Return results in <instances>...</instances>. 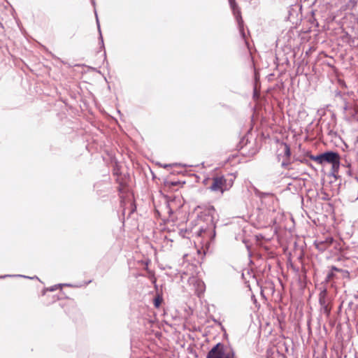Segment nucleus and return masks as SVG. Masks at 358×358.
I'll list each match as a JSON object with an SVG mask.
<instances>
[{
	"label": "nucleus",
	"mask_w": 358,
	"mask_h": 358,
	"mask_svg": "<svg viewBox=\"0 0 358 358\" xmlns=\"http://www.w3.org/2000/svg\"><path fill=\"white\" fill-rule=\"evenodd\" d=\"M215 208L209 206L199 213L196 219L192 222L193 226L190 231L192 234L203 238L206 243L212 241L215 236Z\"/></svg>",
	"instance_id": "obj_1"
},
{
	"label": "nucleus",
	"mask_w": 358,
	"mask_h": 358,
	"mask_svg": "<svg viewBox=\"0 0 358 358\" xmlns=\"http://www.w3.org/2000/svg\"><path fill=\"white\" fill-rule=\"evenodd\" d=\"M232 178H226L224 176L215 177L212 180V183L209 189L212 192L223 194L224 192L229 190L233 185Z\"/></svg>",
	"instance_id": "obj_2"
},
{
	"label": "nucleus",
	"mask_w": 358,
	"mask_h": 358,
	"mask_svg": "<svg viewBox=\"0 0 358 358\" xmlns=\"http://www.w3.org/2000/svg\"><path fill=\"white\" fill-rule=\"evenodd\" d=\"M233 350L223 344L217 343L208 353L207 358H233Z\"/></svg>",
	"instance_id": "obj_3"
},
{
	"label": "nucleus",
	"mask_w": 358,
	"mask_h": 358,
	"mask_svg": "<svg viewBox=\"0 0 358 358\" xmlns=\"http://www.w3.org/2000/svg\"><path fill=\"white\" fill-rule=\"evenodd\" d=\"M329 163L332 165V175L336 178L340 166V155L335 152L329 151L323 153V164Z\"/></svg>",
	"instance_id": "obj_4"
},
{
	"label": "nucleus",
	"mask_w": 358,
	"mask_h": 358,
	"mask_svg": "<svg viewBox=\"0 0 358 358\" xmlns=\"http://www.w3.org/2000/svg\"><path fill=\"white\" fill-rule=\"evenodd\" d=\"M331 298L329 296L327 289H321L319 294L320 311L327 317H329L331 313Z\"/></svg>",
	"instance_id": "obj_5"
},
{
	"label": "nucleus",
	"mask_w": 358,
	"mask_h": 358,
	"mask_svg": "<svg viewBox=\"0 0 358 358\" xmlns=\"http://www.w3.org/2000/svg\"><path fill=\"white\" fill-rule=\"evenodd\" d=\"M278 151H281L278 155V157H280V156H282L283 157L281 166L285 169H287L288 166L290 164L289 158L291 155V150L289 145L286 143H282L280 145Z\"/></svg>",
	"instance_id": "obj_6"
},
{
	"label": "nucleus",
	"mask_w": 358,
	"mask_h": 358,
	"mask_svg": "<svg viewBox=\"0 0 358 358\" xmlns=\"http://www.w3.org/2000/svg\"><path fill=\"white\" fill-rule=\"evenodd\" d=\"M333 241L334 239L332 237H327L324 241H315V245L318 250L323 252L332 244Z\"/></svg>",
	"instance_id": "obj_7"
},
{
	"label": "nucleus",
	"mask_w": 358,
	"mask_h": 358,
	"mask_svg": "<svg viewBox=\"0 0 358 358\" xmlns=\"http://www.w3.org/2000/svg\"><path fill=\"white\" fill-rule=\"evenodd\" d=\"M234 14L236 15V21L238 22V26L240 34H241L242 38L243 39H245V33L244 29H243V21L242 17L241 16V13L239 11H238L237 13H236L234 12Z\"/></svg>",
	"instance_id": "obj_8"
},
{
	"label": "nucleus",
	"mask_w": 358,
	"mask_h": 358,
	"mask_svg": "<svg viewBox=\"0 0 358 358\" xmlns=\"http://www.w3.org/2000/svg\"><path fill=\"white\" fill-rule=\"evenodd\" d=\"M95 15H96V24H97V27H98V30H99V32L100 42L101 43L102 47H103V37H102L101 32L99 21L98 16H97V14H96V11H95Z\"/></svg>",
	"instance_id": "obj_9"
},
{
	"label": "nucleus",
	"mask_w": 358,
	"mask_h": 358,
	"mask_svg": "<svg viewBox=\"0 0 358 358\" xmlns=\"http://www.w3.org/2000/svg\"><path fill=\"white\" fill-rule=\"evenodd\" d=\"M255 194L258 195L260 198H264L269 194L268 193L261 192L257 189H255Z\"/></svg>",
	"instance_id": "obj_10"
},
{
	"label": "nucleus",
	"mask_w": 358,
	"mask_h": 358,
	"mask_svg": "<svg viewBox=\"0 0 358 358\" xmlns=\"http://www.w3.org/2000/svg\"><path fill=\"white\" fill-rule=\"evenodd\" d=\"M318 164H323V153L317 155V161Z\"/></svg>",
	"instance_id": "obj_11"
},
{
	"label": "nucleus",
	"mask_w": 358,
	"mask_h": 358,
	"mask_svg": "<svg viewBox=\"0 0 358 358\" xmlns=\"http://www.w3.org/2000/svg\"><path fill=\"white\" fill-rule=\"evenodd\" d=\"M162 301V299L159 297H157L155 299V305L156 307H159L160 303Z\"/></svg>",
	"instance_id": "obj_12"
},
{
	"label": "nucleus",
	"mask_w": 358,
	"mask_h": 358,
	"mask_svg": "<svg viewBox=\"0 0 358 358\" xmlns=\"http://www.w3.org/2000/svg\"><path fill=\"white\" fill-rule=\"evenodd\" d=\"M61 286V285H55L48 289L49 291L52 292L55 291L56 289H57L58 287Z\"/></svg>",
	"instance_id": "obj_13"
},
{
	"label": "nucleus",
	"mask_w": 358,
	"mask_h": 358,
	"mask_svg": "<svg viewBox=\"0 0 358 358\" xmlns=\"http://www.w3.org/2000/svg\"><path fill=\"white\" fill-rule=\"evenodd\" d=\"M357 110L355 108H353L352 112L351 113L352 116L355 117V115L357 114Z\"/></svg>",
	"instance_id": "obj_14"
},
{
	"label": "nucleus",
	"mask_w": 358,
	"mask_h": 358,
	"mask_svg": "<svg viewBox=\"0 0 358 358\" xmlns=\"http://www.w3.org/2000/svg\"><path fill=\"white\" fill-rule=\"evenodd\" d=\"M310 158L312 160L315 161V162H316V161H317V155H316V156L311 155V156L310 157Z\"/></svg>",
	"instance_id": "obj_15"
},
{
	"label": "nucleus",
	"mask_w": 358,
	"mask_h": 358,
	"mask_svg": "<svg viewBox=\"0 0 358 358\" xmlns=\"http://www.w3.org/2000/svg\"><path fill=\"white\" fill-rule=\"evenodd\" d=\"M332 270H334V271H338V269L336 267H335V266H332Z\"/></svg>",
	"instance_id": "obj_16"
},
{
	"label": "nucleus",
	"mask_w": 358,
	"mask_h": 358,
	"mask_svg": "<svg viewBox=\"0 0 358 358\" xmlns=\"http://www.w3.org/2000/svg\"><path fill=\"white\" fill-rule=\"evenodd\" d=\"M7 276H8V275L0 276V278H6V277H7Z\"/></svg>",
	"instance_id": "obj_17"
},
{
	"label": "nucleus",
	"mask_w": 358,
	"mask_h": 358,
	"mask_svg": "<svg viewBox=\"0 0 358 358\" xmlns=\"http://www.w3.org/2000/svg\"><path fill=\"white\" fill-rule=\"evenodd\" d=\"M344 109H345V110H348V106H346L344 108Z\"/></svg>",
	"instance_id": "obj_18"
},
{
	"label": "nucleus",
	"mask_w": 358,
	"mask_h": 358,
	"mask_svg": "<svg viewBox=\"0 0 358 358\" xmlns=\"http://www.w3.org/2000/svg\"><path fill=\"white\" fill-rule=\"evenodd\" d=\"M21 277L27 278L26 275H20Z\"/></svg>",
	"instance_id": "obj_19"
}]
</instances>
